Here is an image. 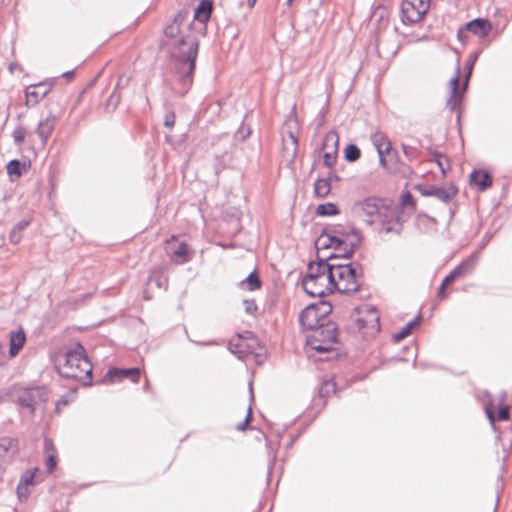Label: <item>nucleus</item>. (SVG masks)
Wrapping results in <instances>:
<instances>
[{"instance_id": "obj_1", "label": "nucleus", "mask_w": 512, "mask_h": 512, "mask_svg": "<svg viewBox=\"0 0 512 512\" xmlns=\"http://www.w3.org/2000/svg\"><path fill=\"white\" fill-rule=\"evenodd\" d=\"M159 46L162 49L168 48L173 73L178 85L181 86L178 94L180 96L186 95L193 85V75L199 51L198 37L191 33L182 34L179 39L171 44L162 38Z\"/></svg>"}, {"instance_id": "obj_2", "label": "nucleus", "mask_w": 512, "mask_h": 512, "mask_svg": "<svg viewBox=\"0 0 512 512\" xmlns=\"http://www.w3.org/2000/svg\"><path fill=\"white\" fill-rule=\"evenodd\" d=\"M56 368L61 377L79 379L86 386L92 385L93 366L80 342L57 359Z\"/></svg>"}, {"instance_id": "obj_3", "label": "nucleus", "mask_w": 512, "mask_h": 512, "mask_svg": "<svg viewBox=\"0 0 512 512\" xmlns=\"http://www.w3.org/2000/svg\"><path fill=\"white\" fill-rule=\"evenodd\" d=\"M332 265L335 291L347 295L360 291L363 267L359 262Z\"/></svg>"}, {"instance_id": "obj_4", "label": "nucleus", "mask_w": 512, "mask_h": 512, "mask_svg": "<svg viewBox=\"0 0 512 512\" xmlns=\"http://www.w3.org/2000/svg\"><path fill=\"white\" fill-rule=\"evenodd\" d=\"M481 54V50H477L471 53L465 61V76L461 86L459 89V79L461 75L460 61H457V65L455 68L454 76L449 81L450 86V96L446 102V107L450 111H455L457 105L462 101L463 93L466 92L469 85V80L472 75L474 66Z\"/></svg>"}, {"instance_id": "obj_5", "label": "nucleus", "mask_w": 512, "mask_h": 512, "mask_svg": "<svg viewBox=\"0 0 512 512\" xmlns=\"http://www.w3.org/2000/svg\"><path fill=\"white\" fill-rule=\"evenodd\" d=\"M310 330L312 334L307 337V343L314 351L326 353L333 350L332 345L338 339V325L335 322L327 321Z\"/></svg>"}, {"instance_id": "obj_6", "label": "nucleus", "mask_w": 512, "mask_h": 512, "mask_svg": "<svg viewBox=\"0 0 512 512\" xmlns=\"http://www.w3.org/2000/svg\"><path fill=\"white\" fill-rule=\"evenodd\" d=\"M332 310L333 307L328 301L320 300L317 303H311L300 312L299 323L303 329L315 328L328 321L326 317Z\"/></svg>"}, {"instance_id": "obj_7", "label": "nucleus", "mask_w": 512, "mask_h": 512, "mask_svg": "<svg viewBox=\"0 0 512 512\" xmlns=\"http://www.w3.org/2000/svg\"><path fill=\"white\" fill-rule=\"evenodd\" d=\"M14 402L34 415L38 405L48 400L47 390L43 386L22 387L17 389Z\"/></svg>"}, {"instance_id": "obj_8", "label": "nucleus", "mask_w": 512, "mask_h": 512, "mask_svg": "<svg viewBox=\"0 0 512 512\" xmlns=\"http://www.w3.org/2000/svg\"><path fill=\"white\" fill-rule=\"evenodd\" d=\"M331 260H336V254H330L326 257L317 254L316 262L308 263L306 274L302 277V280H319L322 282L330 280L331 283H334Z\"/></svg>"}, {"instance_id": "obj_9", "label": "nucleus", "mask_w": 512, "mask_h": 512, "mask_svg": "<svg viewBox=\"0 0 512 512\" xmlns=\"http://www.w3.org/2000/svg\"><path fill=\"white\" fill-rule=\"evenodd\" d=\"M430 7V0H403L401 14L403 24L420 22Z\"/></svg>"}, {"instance_id": "obj_10", "label": "nucleus", "mask_w": 512, "mask_h": 512, "mask_svg": "<svg viewBox=\"0 0 512 512\" xmlns=\"http://www.w3.org/2000/svg\"><path fill=\"white\" fill-rule=\"evenodd\" d=\"M483 396L487 399V401L483 404L485 414L489 420V423L492 429L498 432V428L496 426L497 421H507L510 419L509 409L510 407L504 404V398L506 396V392L502 393L501 401L499 404V408L497 413H494V400L491 394L487 391H483Z\"/></svg>"}, {"instance_id": "obj_11", "label": "nucleus", "mask_w": 512, "mask_h": 512, "mask_svg": "<svg viewBox=\"0 0 512 512\" xmlns=\"http://www.w3.org/2000/svg\"><path fill=\"white\" fill-rule=\"evenodd\" d=\"M415 189L424 197H435L443 203H449L458 193L455 185L441 187L433 184H417Z\"/></svg>"}, {"instance_id": "obj_12", "label": "nucleus", "mask_w": 512, "mask_h": 512, "mask_svg": "<svg viewBox=\"0 0 512 512\" xmlns=\"http://www.w3.org/2000/svg\"><path fill=\"white\" fill-rule=\"evenodd\" d=\"M141 377V370L138 367L130 368H118L111 367L106 372L103 382L104 383H116L123 379H129L133 383H138Z\"/></svg>"}, {"instance_id": "obj_13", "label": "nucleus", "mask_w": 512, "mask_h": 512, "mask_svg": "<svg viewBox=\"0 0 512 512\" xmlns=\"http://www.w3.org/2000/svg\"><path fill=\"white\" fill-rule=\"evenodd\" d=\"M336 393V383L332 378H325L321 381L318 387V394L312 399L311 410L315 411V414H319L321 410L326 406V398L330 394Z\"/></svg>"}, {"instance_id": "obj_14", "label": "nucleus", "mask_w": 512, "mask_h": 512, "mask_svg": "<svg viewBox=\"0 0 512 512\" xmlns=\"http://www.w3.org/2000/svg\"><path fill=\"white\" fill-rule=\"evenodd\" d=\"M354 210L357 212H363L369 217H373L376 215L381 217L386 212H388L389 209L385 207L382 199L370 196L356 202L354 204Z\"/></svg>"}, {"instance_id": "obj_15", "label": "nucleus", "mask_w": 512, "mask_h": 512, "mask_svg": "<svg viewBox=\"0 0 512 512\" xmlns=\"http://www.w3.org/2000/svg\"><path fill=\"white\" fill-rule=\"evenodd\" d=\"M477 262L478 255L476 253H472L463 259L445 278L449 279V282L454 283L455 281L472 274L476 268Z\"/></svg>"}, {"instance_id": "obj_16", "label": "nucleus", "mask_w": 512, "mask_h": 512, "mask_svg": "<svg viewBox=\"0 0 512 512\" xmlns=\"http://www.w3.org/2000/svg\"><path fill=\"white\" fill-rule=\"evenodd\" d=\"M301 285L306 294L312 297H325L326 295L335 292L334 283L330 280L319 281V280H301Z\"/></svg>"}, {"instance_id": "obj_17", "label": "nucleus", "mask_w": 512, "mask_h": 512, "mask_svg": "<svg viewBox=\"0 0 512 512\" xmlns=\"http://www.w3.org/2000/svg\"><path fill=\"white\" fill-rule=\"evenodd\" d=\"M174 240L175 236L173 235L171 236V239L167 240L166 242L167 249L172 254L173 260L179 264H185L189 262L192 258V251L189 245L185 241H182L176 245Z\"/></svg>"}, {"instance_id": "obj_18", "label": "nucleus", "mask_w": 512, "mask_h": 512, "mask_svg": "<svg viewBox=\"0 0 512 512\" xmlns=\"http://www.w3.org/2000/svg\"><path fill=\"white\" fill-rule=\"evenodd\" d=\"M188 17V11L185 9L179 10L175 15L171 23L167 24L163 29V36L166 39H173L178 35L184 34L181 27Z\"/></svg>"}, {"instance_id": "obj_19", "label": "nucleus", "mask_w": 512, "mask_h": 512, "mask_svg": "<svg viewBox=\"0 0 512 512\" xmlns=\"http://www.w3.org/2000/svg\"><path fill=\"white\" fill-rule=\"evenodd\" d=\"M382 222V232L384 233H395L397 235H400L403 230V224L400 221V216L396 211L388 210L384 215L381 217Z\"/></svg>"}, {"instance_id": "obj_20", "label": "nucleus", "mask_w": 512, "mask_h": 512, "mask_svg": "<svg viewBox=\"0 0 512 512\" xmlns=\"http://www.w3.org/2000/svg\"><path fill=\"white\" fill-rule=\"evenodd\" d=\"M50 91L45 83L29 85L25 89L26 105L33 107L40 102Z\"/></svg>"}, {"instance_id": "obj_21", "label": "nucleus", "mask_w": 512, "mask_h": 512, "mask_svg": "<svg viewBox=\"0 0 512 512\" xmlns=\"http://www.w3.org/2000/svg\"><path fill=\"white\" fill-rule=\"evenodd\" d=\"M465 29L481 38L488 36L492 30V23L487 18H475L465 24Z\"/></svg>"}, {"instance_id": "obj_22", "label": "nucleus", "mask_w": 512, "mask_h": 512, "mask_svg": "<svg viewBox=\"0 0 512 512\" xmlns=\"http://www.w3.org/2000/svg\"><path fill=\"white\" fill-rule=\"evenodd\" d=\"M26 342V333L22 327L9 334V357H16Z\"/></svg>"}, {"instance_id": "obj_23", "label": "nucleus", "mask_w": 512, "mask_h": 512, "mask_svg": "<svg viewBox=\"0 0 512 512\" xmlns=\"http://www.w3.org/2000/svg\"><path fill=\"white\" fill-rule=\"evenodd\" d=\"M350 233L353 237V240H349V242H346L343 253L336 254V259L341 258L345 260H350L353 257L357 247L360 245L362 241V235L360 230L355 227H351Z\"/></svg>"}, {"instance_id": "obj_24", "label": "nucleus", "mask_w": 512, "mask_h": 512, "mask_svg": "<svg viewBox=\"0 0 512 512\" xmlns=\"http://www.w3.org/2000/svg\"><path fill=\"white\" fill-rule=\"evenodd\" d=\"M493 179L489 172L485 170L474 169L470 173V184L477 187V190L483 192L492 186Z\"/></svg>"}, {"instance_id": "obj_25", "label": "nucleus", "mask_w": 512, "mask_h": 512, "mask_svg": "<svg viewBox=\"0 0 512 512\" xmlns=\"http://www.w3.org/2000/svg\"><path fill=\"white\" fill-rule=\"evenodd\" d=\"M57 117L53 114H49L45 119L41 120L36 128V133L41 139L42 145H45L51 136Z\"/></svg>"}, {"instance_id": "obj_26", "label": "nucleus", "mask_w": 512, "mask_h": 512, "mask_svg": "<svg viewBox=\"0 0 512 512\" xmlns=\"http://www.w3.org/2000/svg\"><path fill=\"white\" fill-rule=\"evenodd\" d=\"M213 10L212 0H201L194 10V20L203 25L209 21Z\"/></svg>"}, {"instance_id": "obj_27", "label": "nucleus", "mask_w": 512, "mask_h": 512, "mask_svg": "<svg viewBox=\"0 0 512 512\" xmlns=\"http://www.w3.org/2000/svg\"><path fill=\"white\" fill-rule=\"evenodd\" d=\"M422 321L421 314L415 316L412 320L407 322L398 332L394 333L392 336V340L394 342H399L409 336L412 333L413 328L418 325Z\"/></svg>"}, {"instance_id": "obj_28", "label": "nucleus", "mask_w": 512, "mask_h": 512, "mask_svg": "<svg viewBox=\"0 0 512 512\" xmlns=\"http://www.w3.org/2000/svg\"><path fill=\"white\" fill-rule=\"evenodd\" d=\"M262 286V281L258 276L257 269L255 268L248 276L240 281L239 287L244 289L246 288L249 291H255L260 289Z\"/></svg>"}, {"instance_id": "obj_29", "label": "nucleus", "mask_w": 512, "mask_h": 512, "mask_svg": "<svg viewBox=\"0 0 512 512\" xmlns=\"http://www.w3.org/2000/svg\"><path fill=\"white\" fill-rule=\"evenodd\" d=\"M229 351L236 355L238 359H245L247 355L253 353V346L245 343L244 341H238L236 343H229Z\"/></svg>"}, {"instance_id": "obj_30", "label": "nucleus", "mask_w": 512, "mask_h": 512, "mask_svg": "<svg viewBox=\"0 0 512 512\" xmlns=\"http://www.w3.org/2000/svg\"><path fill=\"white\" fill-rule=\"evenodd\" d=\"M167 283L168 279L161 269L156 268L150 271V275L147 280L148 285H155L159 289H166Z\"/></svg>"}, {"instance_id": "obj_31", "label": "nucleus", "mask_w": 512, "mask_h": 512, "mask_svg": "<svg viewBox=\"0 0 512 512\" xmlns=\"http://www.w3.org/2000/svg\"><path fill=\"white\" fill-rule=\"evenodd\" d=\"M19 441L17 438L3 436L0 437V456L3 457L7 453H16L18 451Z\"/></svg>"}, {"instance_id": "obj_32", "label": "nucleus", "mask_w": 512, "mask_h": 512, "mask_svg": "<svg viewBox=\"0 0 512 512\" xmlns=\"http://www.w3.org/2000/svg\"><path fill=\"white\" fill-rule=\"evenodd\" d=\"M322 147L324 151H334L338 153L339 136L336 131L331 130L325 134Z\"/></svg>"}, {"instance_id": "obj_33", "label": "nucleus", "mask_w": 512, "mask_h": 512, "mask_svg": "<svg viewBox=\"0 0 512 512\" xmlns=\"http://www.w3.org/2000/svg\"><path fill=\"white\" fill-rule=\"evenodd\" d=\"M29 224V219H22L19 222H17L9 233V241L12 244H18L22 239L23 230H25L29 226Z\"/></svg>"}, {"instance_id": "obj_34", "label": "nucleus", "mask_w": 512, "mask_h": 512, "mask_svg": "<svg viewBox=\"0 0 512 512\" xmlns=\"http://www.w3.org/2000/svg\"><path fill=\"white\" fill-rule=\"evenodd\" d=\"M314 195L317 198H325L331 192V183L329 179L318 178L314 183Z\"/></svg>"}, {"instance_id": "obj_35", "label": "nucleus", "mask_w": 512, "mask_h": 512, "mask_svg": "<svg viewBox=\"0 0 512 512\" xmlns=\"http://www.w3.org/2000/svg\"><path fill=\"white\" fill-rule=\"evenodd\" d=\"M25 163L18 159L10 160L6 165L7 174L13 179V177L19 178L25 170Z\"/></svg>"}, {"instance_id": "obj_36", "label": "nucleus", "mask_w": 512, "mask_h": 512, "mask_svg": "<svg viewBox=\"0 0 512 512\" xmlns=\"http://www.w3.org/2000/svg\"><path fill=\"white\" fill-rule=\"evenodd\" d=\"M315 213L318 216L327 217V216L338 215L340 213V210L335 203L326 202V203L319 204L316 207Z\"/></svg>"}, {"instance_id": "obj_37", "label": "nucleus", "mask_w": 512, "mask_h": 512, "mask_svg": "<svg viewBox=\"0 0 512 512\" xmlns=\"http://www.w3.org/2000/svg\"><path fill=\"white\" fill-rule=\"evenodd\" d=\"M431 155L433 156L434 161L436 162L437 166L439 167L442 175L445 176L447 171H449L451 168L449 158L447 156L443 155L441 152L436 151V150L432 151Z\"/></svg>"}, {"instance_id": "obj_38", "label": "nucleus", "mask_w": 512, "mask_h": 512, "mask_svg": "<svg viewBox=\"0 0 512 512\" xmlns=\"http://www.w3.org/2000/svg\"><path fill=\"white\" fill-rule=\"evenodd\" d=\"M361 157L360 148L353 143H349L344 148V159L347 162H355Z\"/></svg>"}, {"instance_id": "obj_39", "label": "nucleus", "mask_w": 512, "mask_h": 512, "mask_svg": "<svg viewBox=\"0 0 512 512\" xmlns=\"http://www.w3.org/2000/svg\"><path fill=\"white\" fill-rule=\"evenodd\" d=\"M266 447L268 450V457H269L268 472H267V483L269 484L270 478H271V473H272V470H273L275 462H276L277 448H273L271 443L268 441L266 443Z\"/></svg>"}, {"instance_id": "obj_40", "label": "nucleus", "mask_w": 512, "mask_h": 512, "mask_svg": "<svg viewBox=\"0 0 512 512\" xmlns=\"http://www.w3.org/2000/svg\"><path fill=\"white\" fill-rule=\"evenodd\" d=\"M323 235L329 236L334 251H340L342 250L343 246L346 245V239L340 238V236L336 235L333 231L323 230Z\"/></svg>"}, {"instance_id": "obj_41", "label": "nucleus", "mask_w": 512, "mask_h": 512, "mask_svg": "<svg viewBox=\"0 0 512 512\" xmlns=\"http://www.w3.org/2000/svg\"><path fill=\"white\" fill-rule=\"evenodd\" d=\"M371 140L377 151H379V148H385L387 146V142H390L388 138L382 132L379 131L371 135Z\"/></svg>"}, {"instance_id": "obj_42", "label": "nucleus", "mask_w": 512, "mask_h": 512, "mask_svg": "<svg viewBox=\"0 0 512 512\" xmlns=\"http://www.w3.org/2000/svg\"><path fill=\"white\" fill-rule=\"evenodd\" d=\"M37 470V468H35L34 470H26L20 477V480H19V483L17 486H22V487H27L29 485H33L34 484V478H35V471Z\"/></svg>"}, {"instance_id": "obj_43", "label": "nucleus", "mask_w": 512, "mask_h": 512, "mask_svg": "<svg viewBox=\"0 0 512 512\" xmlns=\"http://www.w3.org/2000/svg\"><path fill=\"white\" fill-rule=\"evenodd\" d=\"M25 135L26 129L23 126L18 125L12 132L14 144L16 146H21L24 142Z\"/></svg>"}, {"instance_id": "obj_44", "label": "nucleus", "mask_w": 512, "mask_h": 512, "mask_svg": "<svg viewBox=\"0 0 512 512\" xmlns=\"http://www.w3.org/2000/svg\"><path fill=\"white\" fill-rule=\"evenodd\" d=\"M120 101H121V95L118 92L113 91L107 100L106 108H105L106 111H108V112L114 111L117 108V106L119 105Z\"/></svg>"}, {"instance_id": "obj_45", "label": "nucleus", "mask_w": 512, "mask_h": 512, "mask_svg": "<svg viewBox=\"0 0 512 512\" xmlns=\"http://www.w3.org/2000/svg\"><path fill=\"white\" fill-rule=\"evenodd\" d=\"M315 247L317 250L332 248L331 240L329 236L323 235V230L315 241Z\"/></svg>"}, {"instance_id": "obj_46", "label": "nucleus", "mask_w": 512, "mask_h": 512, "mask_svg": "<svg viewBox=\"0 0 512 512\" xmlns=\"http://www.w3.org/2000/svg\"><path fill=\"white\" fill-rule=\"evenodd\" d=\"M391 150V142H387V146L385 148H379V151H377L379 156V163L384 168H388L387 159L385 155H391Z\"/></svg>"}, {"instance_id": "obj_47", "label": "nucleus", "mask_w": 512, "mask_h": 512, "mask_svg": "<svg viewBox=\"0 0 512 512\" xmlns=\"http://www.w3.org/2000/svg\"><path fill=\"white\" fill-rule=\"evenodd\" d=\"M323 230L333 231L336 235L340 236V238L346 239V241H349L350 237L352 236L350 229L347 230L341 226H327Z\"/></svg>"}, {"instance_id": "obj_48", "label": "nucleus", "mask_w": 512, "mask_h": 512, "mask_svg": "<svg viewBox=\"0 0 512 512\" xmlns=\"http://www.w3.org/2000/svg\"><path fill=\"white\" fill-rule=\"evenodd\" d=\"M337 155H338V153H336L334 151H332V152L324 151L323 152V165L331 169L336 164Z\"/></svg>"}, {"instance_id": "obj_49", "label": "nucleus", "mask_w": 512, "mask_h": 512, "mask_svg": "<svg viewBox=\"0 0 512 512\" xmlns=\"http://www.w3.org/2000/svg\"><path fill=\"white\" fill-rule=\"evenodd\" d=\"M57 463V455L55 453H49L45 458V469L47 473H52L55 470Z\"/></svg>"}, {"instance_id": "obj_50", "label": "nucleus", "mask_w": 512, "mask_h": 512, "mask_svg": "<svg viewBox=\"0 0 512 512\" xmlns=\"http://www.w3.org/2000/svg\"><path fill=\"white\" fill-rule=\"evenodd\" d=\"M402 149L404 155L407 157L409 161L414 160L418 156V150L413 146L402 144Z\"/></svg>"}, {"instance_id": "obj_51", "label": "nucleus", "mask_w": 512, "mask_h": 512, "mask_svg": "<svg viewBox=\"0 0 512 512\" xmlns=\"http://www.w3.org/2000/svg\"><path fill=\"white\" fill-rule=\"evenodd\" d=\"M401 204L404 207H415V199L409 191H405L401 195Z\"/></svg>"}, {"instance_id": "obj_52", "label": "nucleus", "mask_w": 512, "mask_h": 512, "mask_svg": "<svg viewBox=\"0 0 512 512\" xmlns=\"http://www.w3.org/2000/svg\"><path fill=\"white\" fill-rule=\"evenodd\" d=\"M243 304H244L245 312L249 315H254L258 310V306H257L255 300H253V299H245L243 301Z\"/></svg>"}, {"instance_id": "obj_53", "label": "nucleus", "mask_w": 512, "mask_h": 512, "mask_svg": "<svg viewBox=\"0 0 512 512\" xmlns=\"http://www.w3.org/2000/svg\"><path fill=\"white\" fill-rule=\"evenodd\" d=\"M251 134V129L249 127H245L243 124L238 128L235 132V138L238 140H245Z\"/></svg>"}, {"instance_id": "obj_54", "label": "nucleus", "mask_w": 512, "mask_h": 512, "mask_svg": "<svg viewBox=\"0 0 512 512\" xmlns=\"http://www.w3.org/2000/svg\"><path fill=\"white\" fill-rule=\"evenodd\" d=\"M129 83H130V77L129 76L120 75L118 77V80L116 82V85H115L113 91L118 92L119 90L126 88L129 85Z\"/></svg>"}, {"instance_id": "obj_55", "label": "nucleus", "mask_w": 512, "mask_h": 512, "mask_svg": "<svg viewBox=\"0 0 512 512\" xmlns=\"http://www.w3.org/2000/svg\"><path fill=\"white\" fill-rule=\"evenodd\" d=\"M252 419V407L249 405L245 419L237 425V430L244 431L248 428V424Z\"/></svg>"}, {"instance_id": "obj_56", "label": "nucleus", "mask_w": 512, "mask_h": 512, "mask_svg": "<svg viewBox=\"0 0 512 512\" xmlns=\"http://www.w3.org/2000/svg\"><path fill=\"white\" fill-rule=\"evenodd\" d=\"M452 284L451 282H449V279H446L444 277V279L442 280L439 288H438V291H437V297L439 299H445L447 297V294H446V288L448 285Z\"/></svg>"}, {"instance_id": "obj_57", "label": "nucleus", "mask_w": 512, "mask_h": 512, "mask_svg": "<svg viewBox=\"0 0 512 512\" xmlns=\"http://www.w3.org/2000/svg\"><path fill=\"white\" fill-rule=\"evenodd\" d=\"M16 493H17V497H18L19 501L23 502V501L27 500V498L30 494V491L27 487L17 486Z\"/></svg>"}, {"instance_id": "obj_58", "label": "nucleus", "mask_w": 512, "mask_h": 512, "mask_svg": "<svg viewBox=\"0 0 512 512\" xmlns=\"http://www.w3.org/2000/svg\"><path fill=\"white\" fill-rule=\"evenodd\" d=\"M176 115L173 111L166 113L164 117V126L167 128H172L175 124Z\"/></svg>"}, {"instance_id": "obj_59", "label": "nucleus", "mask_w": 512, "mask_h": 512, "mask_svg": "<svg viewBox=\"0 0 512 512\" xmlns=\"http://www.w3.org/2000/svg\"><path fill=\"white\" fill-rule=\"evenodd\" d=\"M43 448H44V451L47 452L48 454L49 453L56 454V448H55L54 442L50 438H47V437L44 438Z\"/></svg>"}, {"instance_id": "obj_60", "label": "nucleus", "mask_w": 512, "mask_h": 512, "mask_svg": "<svg viewBox=\"0 0 512 512\" xmlns=\"http://www.w3.org/2000/svg\"><path fill=\"white\" fill-rule=\"evenodd\" d=\"M468 33V30L465 29V25L460 26L457 31V39L460 42L465 43L468 39Z\"/></svg>"}, {"instance_id": "obj_61", "label": "nucleus", "mask_w": 512, "mask_h": 512, "mask_svg": "<svg viewBox=\"0 0 512 512\" xmlns=\"http://www.w3.org/2000/svg\"><path fill=\"white\" fill-rule=\"evenodd\" d=\"M289 136L292 139L293 144L292 158H295L298 148V138L292 132H289Z\"/></svg>"}, {"instance_id": "obj_62", "label": "nucleus", "mask_w": 512, "mask_h": 512, "mask_svg": "<svg viewBox=\"0 0 512 512\" xmlns=\"http://www.w3.org/2000/svg\"><path fill=\"white\" fill-rule=\"evenodd\" d=\"M8 358L5 354L4 348L2 345H0V367L6 365Z\"/></svg>"}, {"instance_id": "obj_63", "label": "nucleus", "mask_w": 512, "mask_h": 512, "mask_svg": "<svg viewBox=\"0 0 512 512\" xmlns=\"http://www.w3.org/2000/svg\"><path fill=\"white\" fill-rule=\"evenodd\" d=\"M355 323H356V326L358 328V330H361L363 328L366 327L367 325V321L361 317H357L354 319Z\"/></svg>"}, {"instance_id": "obj_64", "label": "nucleus", "mask_w": 512, "mask_h": 512, "mask_svg": "<svg viewBox=\"0 0 512 512\" xmlns=\"http://www.w3.org/2000/svg\"><path fill=\"white\" fill-rule=\"evenodd\" d=\"M326 179H329V182L331 183V181H339L340 177L337 175V173L334 170H330L328 172V176L326 177Z\"/></svg>"}]
</instances>
